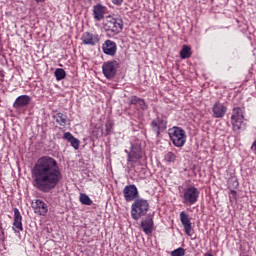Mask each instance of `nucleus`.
Segmentation results:
<instances>
[{"label":"nucleus","mask_w":256,"mask_h":256,"mask_svg":"<svg viewBox=\"0 0 256 256\" xmlns=\"http://www.w3.org/2000/svg\"><path fill=\"white\" fill-rule=\"evenodd\" d=\"M129 105H135V107H138V109H141L142 111H147L149 109V106L145 102L143 98H139L137 96H131L128 99Z\"/></svg>","instance_id":"16"},{"label":"nucleus","mask_w":256,"mask_h":256,"mask_svg":"<svg viewBox=\"0 0 256 256\" xmlns=\"http://www.w3.org/2000/svg\"><path fill=\"white\" fill-rule=\"evenodd\" d=\"M191 55H192L191 47H189L188 45H184L182 47V50L180 51L181 59H189V57H191Z\"/></svg>","instance_id":"23"},{"label":"nucleus","mask_w":256,"mask_h":256,"mask_svg":"<svg viewBox=\"0 0 256 256\" xmlns=\"http://www.w3.org/2000/svg\"><path fill=\"white\" fill-rule=\"evenodd\" d=\"M54 119L58 125H61L62 127H65L67 125V115L59 112L56 115H54Z\"/></svg>","instance_id":"22"},{"label":"nucleus","mask_w":256,"mask_h":256,"mask_svg":"<svg viewBox=\"0 0 256 256\" xmlns=\"http://www.w3.org/2000/svg\"><path fill=\"white\" fill-rule=\"evenodd\" d=\"M127 153V165L130 167H135L136 165H142L143 156L145 153H143V150L141 149V144L136 143L131 146L130 152Z\"/></svg>","instance_id":"4"},{"label":"nucleus","mask_w":256,"mask_h":256,"mask_svg":"<svg viewBox=\"0 0 256 256\" xmlns=\"http://www.w3.org/2000/svg\"><path fill=\"white\" fill-rule=\"evenodd\" d=\"M12 231H14V233H21V231H23V216H21V212L17 208H14Z\"/></svg>","instance_id":"14"},{"label":"nucleus","mask_w":256,"mask_h":256,"mask_svg":"<svg viewBox=\"0 0 256 256\" xmlns=\"http://www.w3.org/2000/svg\"><path fill=\"white\" fill-rule=\"evenodd\" d=\"M123 195L125 201H127V203H131V201L139 199V189H137L135 184L127 185L123 189Z\"/></svg>","instance_id":"9"},{"label":"nucleus","mask_w":256,"mask_h":256,"mask_svg":"<svg viewBox=\"0 0 256 256\" xmlns=\"http://www.w3.org/2000/svg\"><path fill=\"white\" fill-rule=\"evenodd\" d=\"M4 78H5V74L3 73V69L0 68V83L3 82Z\"/></svg>","instance_id":"32"},{"label":"nucleus","mask_w":256,"mask_h":256,"mask_svg":"<svg viewBox=\"0 0 256 256\" xmlns=\"http://www.w3.org/2000/svg\"><path fill=\"white\" fill-rule=\"evenodd\" d=\"M79 199L82 205H93V200L87 194L81 193Z\"/></svg>","instance_id":"27"},{"label":"nucleus","mask_w":256,"mask_h":256,"mask_svg":"<svg viewBox=\"0 0 256 256\" xmlns=\"http://www.w3.org/2000/svg\"><path fill=\"white\" fill-rule=\"evenodd\" d=\"M81 41L83 45H89L90 47H95L99 41H101V38L99 37V34H95L93 32H84L81 37Z\"/></svg>","instance_id":"11"},{"label":"nucleus","mask_w":256,"mask_h":256,"mask_svg":"<svg viewBox=\"0 0 256 256\" xmlns=\"http://www.w3.org/2000/svg\"><path fill=\"white\" fill-rule=\"evenodd\" d=\"M102 50L105 55L115 57V55H117V43H115L113 40H106L102 44Z\"/></svg>","instance_id":"15"},{"label":"nucleus","mask_w":256,"mask_h":256,"mask_svg":"<svg viewBox=\"0 0 256 256\" xmlns=\"http://www.w3.org/2000/svg\"><path fill=\"white\" fill-rule=\"evenodd\" d=\"M150 127L156 137H159V135H161V133L167 129V119L157 116L150 123Z\"/></svg>","instance_id":"8"},{"label":"nucleus","mask_w":256,"mask_h":256,"mask_svg":"<svg viewBox=\"0 0 256 256\" xmlns=\"http://www.w3.org/2000/svg\"><path fill=\"white\" fill-rule=\"evenodd\" d=\"M93 15L95 21H102V19H105V6L96 4L93 7Z\"/></svg>","instance_id":"19"},{"label":"nucleus","mask_w":256,"mask_h":256,"mask_svg":"<svg viewBox=\"0 0 256 256\" xmlns=\"http://www.w3.org/2000/svg\"><path fill=\"white\" fill-rule=\"evenodd\" d=\"M239 187V182L235 178H230L228 180V189L231 191L232 195H235V188Z\"/></svg>","instance_id":"24"},{"label":"nucleus","mask_w":256,"mask_h":256,"mask_svg":"<svg viewBox=\"0 0 256 256\" xmlns=\"http://www.w3.org/2000/svg\"><path fill=\"white\" fill-rule=\"evenodd\" d=\"M171 256H185V249L179 247L171 252Z\"/></svg>","instance_id":"28"},{"label":"nucleus","mask_w":256,"mask_h":256,"mask_svg":"<svg viewBox=\"0 0 256 256\" xmlns=\"http://www.w3.org/2000/svg\"><path fill=\"white\" fill-rule=\"evenodd\" d=\"M168 135L174 147H184L187 143V133L181 127L174 126L168 129Z\"/></svg>","instance_id":"3"},{"label":"nucleus","mask_w":256,"mask_h":256,"mask_svg":"<svg viewBox=\"0 0 256 256\" xmlns=\"http://www.w3.org/2000/svg\"><path fill=\"white\" fill-rule=\"evenodd\" d=\"M119 69V62L117 60L107 61L102 65V72L106 79H113L117 75Z\"/></svg>","instance_id":"7"},{"label":"nucleus","mask_w":256,"mask_h":256,"mask_svg":"<svg viewBox=\"0 0 256 256\" xmlns=\"http://www.w3.org/2000/svg\"><path fill=\"white\" fill-rule=\"evenodd\" d=\"M63 139H65L68 143H70L71 147H73L75 150L79 149V145H81V141L75 138V136H73L71 132L64 133Z\"/></svg>","instance_id":"20"},{"label":"nucleus","mask_w":256,"mask_h":256,"mask_svg":"<svg viewBox=\"0 0 256 256\" xmlns=\"http://www.w3.org/2000/svg\"><path fill=\"white\" fill-rule=\"evenodd\" d=\"M153 225V218H146L141 222V227L146 235L153 233Z\"/></svg>","instance_id":"21"},{"label":"nucleus","mask_w":256,"mask_h":256,"mask_svg":"<svg viewBox=\"0 0 256 256\" xmlns=\"http://www.w3.org/2000/svg\"><path fill=\"white\" fill-rule=\"evenodd\" d=\"M103 135V130L100 131V137Z\"/></svg>","instance_id":"34"},{"label":"nucleus","mask_w":256,"mask_h":256,"mask_svg":"<svg viewBox=\"0 0 256 256\" xmlns=\"http://www.w3.org/2000/svg\"><path fill=\"white\" fill-rule=\"evenodd\" d=\"M180 197L184 205H195L199 201V189L195 186L184 188Z\"/></svg>","instance_id":"6"},{"label":"nucleus","mask_w":256,"mask_h":256,"mask_svg":"<svg viewBox=\"0 0 256 256\" xmlns=\"http://www.w3.org/2000/svg\"><path fill=\"white\" fill-rule=\"evenodd\" d=\"M212 112L214 114V117L217 119H221L225 117V113H227V107L219 102L215 103Z\"/></svg>","instance_id":"18"},{"label":"nucleus","mask_w":256,"mask_h":256,"mask_svg":"<svg viewBox=\"0 0 256 256\" xmlns=\"http://www.w3.org/2000/svg\"><path fill=\"white\" fill-rule=\"evenodd\" d=\"M113 5H117L118 7H121L123 5V0H112Z\"/></svg>","instance_id":"30"},{"label":"nucleus","mask_w":256,"mask_h":256,"mask_svg":"<svg viewBox=\"0 0 256 256\" xmlns=\"http://www.w3.org/2000/svg\"><path fill=\"white\" fill-rule=\"evenodd\" d=\"M54 75L56 77V81H62V79H65V77H67V73L62 68H57L54 72Z\"/></svg>","instance_id":"25"},{"label":"nucleus","mask_w":256,"mask_h":256,"mask_svg":"<svg viewBox=\"0 0 256 256\" xmlns=\"http://www.w3.org/2000/svg\"><path fill=\"white\" fill-rule=\"evenodd\" d=\"M180 221L182 227H184V232L188 237H193V224L191 223V218L187 212L182 211L180 212Z\"/></svg>","instance_id":"10"},{"label":"nucleus","mask_w":256,"mask_h":256,"mask_svg":"<svg viewBox=\"0 0 256 256\" xmlns=\"http://www.w3.org/2000/svg\"><path fill=\"white\" fill-rule=\"evenodd\" d=\"M103 27L106 33H111L112 35H119V33L123 31V20L121 18H114L113 16H108Z\"/></svg>","instance_id":"5"},{"label":"nucleus","mask_w":256,"mask_h":256,"mask_svg":"<svg viewBox=\"0 0 256 256\" xmlns=\"http://www.w3.org/2000/svg\"><path fill=\"white\" fill-rule=\"evenodd\" d=\"M31 103V97L29 95H21L16 98L13 107L14 109H22V107H27Z\"/></svg>","instance_id":"17"},{"label":"nucleus","mask_w":256,"mask_h":256,"mask_svg":"<svg viewBox=\"0 0 256 256\" xmlns=\"http://www.w3.org/2000/svg\"><path fill=\"white\" fill-rule=\"evenodd\" d=\"M32 185L41 193H51L61 183L63 173L51 156L40 157L32 168Z\"/></svg>","instance_id":"1"},{"label":"nucleus","mask_w":256,"mask_h":256,"mask_svg":"<svg viewBox=\"0 0 256 256\" xmlns=\"http://www.w3.org/2000/svg\"><path fill=\"white\" fill-rule=\"evenodd\" d=\"M32 209H34V213L36 215L45 216L49 211V207L43 200L36 199L35 202L32 203Z\"/></svg>","instance_id":"13"},{"label":"nucleus","mask_w":256,"mask_h":256,"mask_svg":"<svg viewBox=\"0 0 256 256\" xmlns=\"http://www.w3.org/2000/svg\"><path fill=\"white\" fill-rule=\"evenodd\" d=\"M231 119L234 129H241L243 119H245V117L243 116V110L241 108H234Z\"/></svg>","instance_id":"12"},{"label":"nucleus","mask_w":256,"mask_h":256,"mask_svg":"<svg viewBox=\"0 0 256 256\" xmlns=\"http://www.w3.org/2000/svg\"><path fill=\"white\" fill-rule=\"evenodd\" d=\"M36 3H45L46 0H34Z\"/></svg>","instance_id":"33"},{"label":"nucleus","mask_w":256,"mask_h":256,"mask_svg":"<svg viewBox=\"0 0 256 256\" xmlns=\"http://www.w3.org/2000/svg\"><path fill=\"white\" fill-rule=\"evenodd\" d=\"M251 151L254 153V155H256V140L251 145Z\"/></svg>","instance_id":"31"},{"label":"nucleus","mask_w":256,"mask_h":256,"mask_svg":"<svg viewBox=\"0 0 256 256\" xmlns=\"http://www.w3.org/2000/svg\"><path fill=\"white\" fill-rule=\"evenodd\" d=\"M176 160L177 155L172 151H169L164 155V161H166V163H175Z\"/></svg>","instance_id":"26"},{"label":"nucleus","mask_w":256,"mask_h":256,"mask_svg":"<svg viewBox=\"0 0 256 256\" xmlns=\"http://www.w3.org/2000/svg\"><path fill=\"white\" fill-rule=\"evenodd\" d=\"M149 211V202L146 199L138 198L131 205V217L134 221H139L145 217Z\"/></svg>","instance_id":"2"},{"label":"nucleus","mask_w":256,"mask_h":256,"mask_svg":"<svg viewBox=\"0 0 256 256\" xmlns=\"http://www.w3.org/2000/svg\"><path fill=\"white\" fill-rule=\"evenodd\" d=\"M105 134L104 135H111V132L113 131V122L107 121L105 124Z\"/></svg>","instance_id":"29"}]
</instances>
